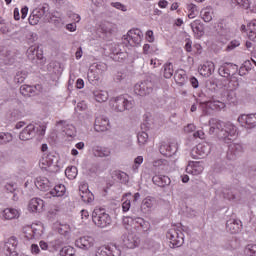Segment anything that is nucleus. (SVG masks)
<instances>
[{
  "instance_id": "f257e3e1",
  "label": "nucleus",
  "mask_w": 256,
  "mask_h": 256,
  "mask_svg": "<svg viewBox=\"0 0 256 256\" xmlns=\"http://www.w3.org/2000/svg\"><path fill=\"white\" fill-rule=\"evenodd\" d=\"M209 125V135H217L218 139L224 143H231L237 135V126L231 122L224 123L212 118L209 120Z\"/></svg>"
},
{
  "instance_id": "f03ea898",
  "label": "nucleus",
  "mask_w": 256,
  "mask_h": 256,
  "mask_svg": "<svg viewBox=\"0 0 256 256\" xmlns=\"http://www.w3.org/2000/svg\"><path fill=\"white\" fill-rule=\"evenodd\" d=\"M47 131V125L42 124L39 127H36L35 124H28L23 130L19 133L20 141H31L34 139L35 135L43 137Z\"/></svg>"
},
{
  "instance_id": "7ed1b4c3",
  "label": "nucleus",
  "mask_w": 256,
  "mask_h": 256,
  "mask_svg": "<svg viewBox=\"0 0 256 256\" xmlns=\"http://www.w3.org/2000/svg\"><path fill=\"white\" fill-rule=\"evenodd\" d=\"M110 105L112 107V111H115V113H123L134 107L135 101L131 97L120 95L113 98L110 101Z\"/></svg>"
},
{
  "instance_id": "20e7f679",
  "label": "nucleus",
  "mask_w": 256,
  "mask_h": 256,
  "mask_svg": "<svg viewBox=\"0 0 256 256\" xmlns=\"http://www.w3.org/2000/svg\"><path fill=\"white\" fill-rule=\"evenodd\" d=\"M92 221L99 229H107L113 223V219H111V216L103 208H95L93 210Z\"/></svg>"
},
{
  "instance_id": "39448f33",
  "label": "nucleus",
  "mask_w": 256,
  "mask_h": 256,
  "mask_svg": "<svg viewBox=\"0 0 256 256\" xmlns=\"http://www.w3.org/2000/svg\"><path fill=\"white\" fill-rule=\"evenodd\" d=\"M153 83L149 80L137 83L134 86V93L140 97H146V95H151L153 93Z\"/></svg>"
},
{
  "instance_id": "423d86ee",
  "label": "nucleus",
  "mask_w": 256,
  "mask_h": 256,
  "mask_svg": "<svg viewBox=\"0 0 256 256\" xmlns=\"http://www.w3.org/2000/svg\"><path fill=\"white\" fill-rule=\"evenodd\" d=\"M209 153H211V144L207 142L198 144L191 151L192 157L194 159H203L204 157H207Z\"/></svg>"
},
{
  "instance_id": "0eeeda50",
  "label": "nucleus",
  "mask_w": 256,
  "mask_h": 256,
  "mask_svg": "<svg viewBox=\"0 0 256 256\" xmlns=\"http://www.w3.org/2000/svg\"><path fill=\"white\" fill-rule=\"evenodd\" d=\"M167 239L170 240V243L172 244V247H181V245H183V243H185V235L183 234V232L179 231V230H169L167 235H166Z\"/></svg>"
},
{
  "instance_id": "6e6552de",
  "label": "nucleus",
  "mask_w": 256,
  "mask_h": 256,
  "mask_svg": "<svg viewBox=\"0 0 256 256\" xmlns=\"http://www.w3.org/2000/svg\"><path fill=\"white\" fill-rule=\"evenodd\" d=\"M124 39L131 45V47H135V45H139L143 39V32L139 29H133L128 31L127 35L124 36Z\"/></svg>"
},
{
  "instance_id": "1a4fd4ad",
  "label": "nucleus",
  "mask_w": 256,
  "mask_h": 256,
  "mask_svg": "<svg viewBox=\"0 0 256 256\" xmlns=\"http://www.w3.org/2000/svg\"><path fill=\"white\" fill-rule=\"evenodd\" d=\"M96 256H121V249L117 245L101 246L96 250Z\"/></svg>"
},
{
  "instance_id": "9d476101",
  "label": "nucleus",
  "mask_w": 256,
  "mask_h": 256,
  "mask_svg": "<svg viewBox=\"0 0 256 256\" xmlns=\"http://www.w3.org/2000/svg\"><path fill=\"white\" fill-rule=\"evenodd\" d=\"M236 71H237V65L231 62H225L218 69L219 75L221 77H224L225 79H231V74L235 73Z\"/></svg>"
},
{
  "instance_id": "9b49d317",
  "label": "nucleus",
  "mask_w": 256,
  "mask_h": 256,
  "mask_svg": "<svg viewBox=\"0 0 256 256\" xmlns=\"http://www.w3.org/2000/svg\"><path fill=\"white\" fill-rule=\"evenodd\" d=\"M177 149H178L177 143L175 142H171V143L162 142L159 147V151L161 155H164L165 157H173V155L177 153Z\"/></svg>"
},
{
  "instance_id": "f8f14e48",
  "label": "nucleus",
  "mask_w": 256,
  "mask_h": 256,
  "mask_svg": "<svg viewBox=\"0 0 256 256\" xmlns=\"http://www.w3.org/2000/svg\"><path fill=\"white\" fill-rule=\"evenodd\" d=\"M139 237L135 236V234H124L122 236V245L126 247V249H135V247H139Z\"/></svg>"
},
{
  "instance_id": "ddd939ff",
  "label": "nucleus",
  "mask_w": 256,
  "mask_h": 256,
  "mask_svg": "<svg viewBox=\"0 0 256 256\" xmlns=\"http://www.w3.org/2000/svg\"><path fill=\"white\" fill-rule=\"evenodd\" d=\"M93 245H95V239L91 236H83L75 241V246L84 251H89Z\"/></svg>"
},
{
  "instance_id": "4468645a",
  "label": "nucleus",
  "mask_w": 256,
  "mask_h": 256,
  "mask_svg": "<svg viewBox=\"0 0 256 256\" xmlns=\"http://www.w3.org/2000/svg\"><path fill=\"white\" fill-rule=\"evenodd\" d=\"M152 183L157 187H169L171 185V178L169 176L154 172V176L152 177Z\"/></svg>"
},
{
  "instance_id": "2eb2a0df",
  "label": "nucleus",
  "mask_w": 256,
  "mask_h": 256,
  "mask_svg": "<svg viewBox=\"0 0 256 256\" xmlns=\"http://www.w3.org/2000/svg\"><path fill=\"white\" fill-rule=\"evenodd\" d=\"M243 153V145L233 143L228 146V151H227V159L230 161H235L239 155Z\"/></svg>"
},
{
  "instance_id": "dca6fc26",
  "label": "nucleus",
  "mask_w": 256,
  "mask_h": 256,
  "mask_svg": "<svg viewBox=\"0 0 256 256\" xmlns=\"http://www.w3.org/2000/svg\"><path fill=\"white\" fill-rule=\"evenodd\" d=\"M238 122L247 125L248 129H253V127H256V113L242 114L238 117Z\"/></svg>"
},
{
  "instance_id": "f3484780",
  "label": "nucleus",
  "mask_w": 256,
  "mask_h": 256,
  "mask_svg": "<svg viewBox=\"0 0 256 256\" xmlns=\"http://www.w3.org/2000/svg\"><path fill=\"white\" fill-rule=\"evenodd\" d=\"M25 239L31 241V239H39L41 237V229L34 226H25L23 228Z\"/></svg>"
},
{
  "instance_id": "a211bd4d",
  "label": "nucleus",
  "mask_w": 256,
  "mask_h": 256,
  "mask_svg": "<svg viewBox=\"0 0 256 256\" xmlns=\"http://www.w3.org/2000/svg\"><path fill=\"white\" fill-rule=\"evenodd\" d=\"M109 118L107 116H97L95 119L94 129L98 132L107 131L109 129Z\"/></svg>"
},
{
  "instance_id": "6ab92c4d",
  "label": "nucleus",
  "mask_w": 256,
  "mask_h": 256,
  "mask_svg": "<svg viewBox=\"0 0 256 256\" xmlns=\"http://www.w3.org/2000/svg\"><path fill=\"white\" fill-rule=\"evenodd\" d=\"M17 238L15 236L10 237L7 242L5 243L4 249L7 251V255L9 256H17V245H18Z\"/></svg>"
},
{
  "instance_id": "aec40b11",
  "label": "nucleus",
  "mask_w": 256,
  "mask_h": 256,
  "mask_svg": "<svg viewBox=\"0 0 256 256\" xmlns=\"http://www.w3.org/2000/svg\"><path fill=\"white\" fill-rule=\"evenodd\" d=\"M45 207V202L41 198H32L28 204L29 211L32 213H41Z\"/></svg>"
},
{
  "instance_id": "412c9836",
  "label": "nucleus",
  "mask_w": 256,
  "mask_h": 256,
  "mask_svg": "<svg viewBox=\"0 0 256 256\" xmlns=\"http://www.w3.org/2000/svg\"><path fill=\"white\" fill-rule=\"evenodd\" d=\"M65 185H56L52 190L44 195V199H51V197H63L65 195Z\"/></svg>"
},
{
  "instance_id": "4be33fe9",
  "label": "nucleus",
  "mask_w": 256,
  "mask_h": 256,
  "mask_svg": "<svg viewBox=\"0 0 256 256\" xmlns=\"http://www.w3.org/2000/svg\"><path fill=\"white\" fill-rule=\"evenodd\" d=\"M199 73L202 77H211L215 73V64L213 62H206L199 67Z\"/></svg>"
},
{
  "instance_id": "5701e85b",
  "label": "nucleus",
  "mask_w": 256,
  "mask_h": 256,
  "mask_svg": "<svg viewBox=\"0 0 256 256\" xmlns=\"http://www.w3.org/2000/svg\"><path fill=\"white\" fill-rule=\"evenodd\" d=\"M203 169V164L201 162H189L186 167V173H190L191 175H201Z\"/></svg>"
},
{
  "instance_id": "b1692460",
  "label": "nucleus",
  "mask_w": 256,
  "mask_h": 256,
  "mask_svg": "<svg viewBox=\"0 0 256 256\" xmlns=\"http://www.w3.org/2000/svg\"><path fill=\"white\" fill-rule=\"evenodd\" d=\"M190 27L197 37H203L205 34V25L201 20H194L191 24Z\"/></svg>"
},
{
  "instance_id": "393cba45",
  "label": "nucleus",
  "mask_w": 256,
  "mask_h": 256,
  "mask_svg": "<svg viewBox=\"0 0 256 256\" xmlns=\"http://www.w3.org/2000/svg\"><path fill=\"white\" fill-rule=\"evenodd\" d=\"M35 185L40 191H49V189H51V182L47 177H37L35 180Z\"/></svg>"
},
{
  "instance_id": "a878e982",
  "label": "nucleus",
  "mask_w": 256,
  "mask_h": 256,
  "mask_svg": "<svg viewBox=\"0 0 256 256\" xmlns=\"http://www.w3.org/2000/svg\"><path fill=\"white\" fill-rule=\"evenodd\" d=\"M241 220L230 219L226 222V229L232 234L239 233L241 231Z\"/></svg>"
},
{
  "instance_id": "bb28decb",
  "label": "nucleus",
  "mask_w": 256,
  "mask_h": 256,
  "mask_svg": "<svg viewBox=\"0 0 256 256\" xmlns=\"http://www.w3.org/2000/svg\"><path fill=\"white\" fill-rule=\"evenodd\" d=\"M196 103L200 105H206L207 107H211V109H225V104L219 100H210V101H201L199 98H196Z\"/></svg>"
},
{
  "instance_id": "cd10ccee",
  "label": "nucleus",
  "mask_w": 256,
  "mask_h": 256,
  "mask_svg": "<svg viewBox=\"0 0 256 256\" xmlns=\"http://www.w3.org/2000/svg\"><path fill=\"white\" fill-rule=\"evenodd\" d=\"M20 216L21 213L15 208H6L3 211V217L8 221H11L13 219H19Z\"/></svg>"
},
{
  "instance_id": "c85d7f7f",
  "label": "nucleus",
  "mask_w": 256,
  "mask_h": 256,
  "mask_svg": "<svg viewBox=\"0 0 256 256\" xmlns=\"http://www.w3.org/2000/svg\"><path fill=\"white\" fill-rule=\"evenodd\" d=\"M92 95L97 103H105L109 99V93L105 90H94Z\"/></svg>"
},
{
  "instance_id": "c756f323",
  "label": "nucleus",
  "mask_w": 256,
  "mask_h": 256,
  "mask_svg": "<svg viewBox=\"0 0 256 256\" xmlns=\"http://www.w3.org/2000/svg\"><path fill=\"white\" fill-rule=\"evenodd\" d=\"M57 127L59 125H62V131L68 135V137H73L75 135V127L73 125L67 124V121L65 120H60L56 123Z\"/></svg>"
},
{
  "instance_id": "7c9ffc66",
  "label": "nucleus",
  "mask_w": 256,
  "mask_h": 256,
  "mask_svg": "<svg viewBox=\"0 0 256 256\" xmlns=\"http://www.w3.org/2000/svg\"><path fill=\"white\" fill-rule=\"evenodd\" d=\"M133 221L136 227L140 229V231H143L144 233L151 229V224L141 217L135 218Z\"/></svg>"
},
{
  "instance_id": "2f4dec72",
  "label": "nucleus",
  "mask_w": 256,
  "mask_h": 256,
  "mask_svg": "<svg viewBox=\"0 0 256 256\" xmlns=\"http://www.w3.org/2000/svg\"><path fill=\"white\" fill-rule=\"evenodd\" d=\"M174 79H175V82L178 85H180V87H183V85L187 83V73L183 69L177 70L174 74Z\"/></svg>"
},
{
  "instance_id": "473e14b6",
  "label": "nucleus",
  "mask_w": 256,
  "mask_h": 256,
  "mask_svg": "<svg viewBox=\"0 0 256 256\" xmlns=\"http://www.w3.org/2000/svg\"><path fill=\"white\" fill-rule=\"evenodd\" d=\"M93 155L94 157H109V155H111V150L109 148L97 146L93 149Z\"/></svg>"
},
{
  "instance_id": "72a5a7b5",
  "label": "nucleus",
  "mask_w": 256,
  "mask_h": 256,
  "mask_svg": "<svg viewBox=\"0 0 256 256\" xmlns=\"http://www.w3.org/2000/svg\"><path fill=\"white\" fill-rule=\"evenodd\" d=\"M47 13H49V5L47 4L33 10V15H36V17H39L40 19H43Z\"/></svg>"
},
{
  "instance_id": "f704fd0d",
  "label": "nucleus",
  "mask_w": 256,
  "mask_h": 256,
  "mask_svg": "<svg viewBox=\"0 0 256 256\" xmlns=\"http://www.w3.org/2000/svg\"><path fill=\"white\" fill-rule=\"evenodd\" d=\"M200 15L205 23H210V21H213V11L210 8L202 9Z\"/></svg>"
},
{
  "instance_id": "c9c22d12",
  "label": "nucleus",
  "mask_w": 256,
  "mask_h": 256,
  "mask_svg": "<svg viewBox=\"0 0 256 256\" xmlns=\"http://www.w3.org/2000/svg\"><path fill=\"white\" fill-rule=\"evenodd\" d=\"M173 73H174L173 63L168 62L163 65V75L165 79H171V77H173Z\"/></svg>"
},
{
  "instance_id": "e433bc0d",
  "label": "nucleus",
  "mask_w": 256,
  "mask_h": 256,
  "mask_svg": "<svg viewBox=\"0 0 256 256\" xmlns=\"http://www.w3.org/2000/svg\"><path fill=\"white\" fill-rule=\"evenodd\" d=\"M20 93L24 97H31V95H33L35 93V89L33 88V86L22 85L20 87Z\"/></svg>"
},
{
  "instance_id": "4c0bfd02",
  "label": "nucleus",
  "mask_w": 256,
  "mask_h": 256,
  "mask_svg": "<svg viewBox=\"0 0 256 256\" xmlns=\"http://www.w3.org/2000/svg\"><path fill=\"white\" fill-rule=\"evenodd\" d=\"M13 141V135L9 132H0V145H7Z\"/></svg>"
},
{
  "instance_id": "58836bf2",
  "label": "nucleus",
  "mask_w": 256,
  "mask_h": 256,
  "mask_svg": "<svg viewBox=\"0 0 256 256\" xmlns=\"http://www.w3.org/2000/svg\"><path fill=\"white\" fill-rule=\"evenodd\" d=\"M153 205H155V199L151 197H147L142 201V206L141 208L144 211H149V209H152Z\"/></svg>"
},
{
  "instance_id": "ea45409f",
  "label": "nucleus",
  "mask_w": 256,
  "mask_h": 256,
  "mask_svg": "<svg viewBox=\"0 0 256 256\" xmlns=\"http://www.w3.org/2000/svg\"><path fill=\"white\" fill-rule=\"evenodd\" d=\"M37 49H39V45L30 46L27 49L26 55L30 61H35V56L37 55Z\"/></svg>"
},
{
  "instance_id": "a19ab883",
  "label": "nucleus",
  "mask_w": 256,
  "mask_h": 256,
  "mask_svg": "<svg viewBox=\"0 0 256 256\" xmlns=\"http://www.w3.org/2000/svg\"><path fill=\"white\" fill-rule=\"evenodd\" d=\"M80 197L84 203H93L95 201V196L90 191L82 192Z\"/></svg>"
},
{
  "instance_id": "79ce46f5",
  "label": "nucleus",
  "mask_w": 256,
  "mask_h": 256,
  "mask_svg": "<svg viewBox=\"0 0 256 256\" xmlns=\"http://www.w3.org/2000/svg\"><path fill=\"white\" fill-rule=\"evenodd\" d=\"M77 173H78L77 167H75V166H70V167L66 168V170H65L66 177L71 180L75 179L77 177Z\"/></svg>"
},
{
  "instance_id": "37998d69",
  "label": "nucleus",
  "mask_w": 256,
  "mask_h": 256,
  "mask_svg": "<svg viewBox=\"0 0 256 256\" xmlns=\"http://www.w3.org/2000/svg\"><path fill=\"white\" fill-rule=\"evenodd\" d=\"M61 256H75V248L71 246H65L60 251Z\"/></svg>"
},
{
  "instance_id": "c03bdc74",
  "label": "nucleus",
  "mask_w": 256,
  "mask_h": 256,
  "mask_svg": "<svg viewBox=\"0 0 256 256\" xmlns=\"http://www.w3.org/2000/svg\"><path fill=\"white\" fill-rule=\"evenodd\" d=\"M222 194L224 199H228V201H235V199H237V196H235V193H233V191H230L227 188H224L222 190Z\"/></svg>"
},
{
  "instance_id": "a18cd8bd",
  "label": "nucleus",
  "mask_w": 256,
  "mask_h": 256,
  "mask_svg": "<svg viewBox=\"0 0 256 256\" xmlns=\"http://www.w3.org/2000/svg\"><path fill=\"white\" fill-rule=\"evenodd\" d=\"M244 253L246 256H256V244H248L244 249Z\"/></svg>"
},
{
  "instance_id": "49530a36",
  "label": "nucleus",
  "mask_w": 256,
  "mask_h": 256,
  "mask_svg": "<svg viewBox=\"0 0 256 256\" xmlns=\"http://www.w3.org/2000/svg\"><path fill=\"white\" fill-rule=\"evenodd\" d=\"M25 79H27V72L18 71L14 77L15 83H24Z\"/></svg>"
},
{
  "instance_id": "de8ad7c7",
  "label": "nucleus",
  "mask_w": 256,
  "mask_h": 256,
  "mask_svg": "<svg viewBox=\"0 0 256 256\" xmlns=\"http://www.w3.org/2000/svg\"><path fill=\"white\" fill-rule=\"evenodd\" d=\"M231 2L238 5V7H241L242 9H249L251 5L249 0H231Z\"/></svg>"
},
{
  "instance_id": "09e8293b",
  "label": "nucleus",
  "mask_w": 256,
  "mask_h": 256,
  "mask_svg": "<svg viewBox=\"0 0 256 256\" xmlns=\"http://www.w3.org/2000/svg\"><path fill=\"white\" fill-rule=\"evenodd\" d=\"M248 37L251 41H256V24H249V34Z\"/></svg>"
},
{
  "instance_id": "8fccbe9b",
  "label": "nucleus",
  "mask_w": 256,
  "mask_h": 256,
  "mask_svg": "<svg viewBox=\"0 0 256 256\" xmlns=\"http://www.w3.org/2000/svg\"><path fill=\"white\" fill-rule=\"evenodd\" d=\"M139 145H145L149 139V135L146 132H140L137 135Z\"/></svg>"
},
{
  "instance_id": "3c124183",
  "label": "nucleus",
  "mask_w": 256,
  "mask_h": 256,
  "mask_svg": "<svg viewBox=\"0 0 256 256\" xmlns=\"http://www.w3.org/2000/svg\"><path fill=\"white\" fill-rule=\"evenodd\" d=\"M94 70L98 75H103V73L107 71V64L105 63L96 64Z\"/></svg>"
},
{
  "instance_id": "603ef678",
  "label": "nucleus",
  "mask_w": 256,
  "mask_h": 256,
  "mask_svg": "<svg viewBox=\"0 0 256 256\" xmlns=\"http://www.w3.org/2000/svg\"><path fill=\"white\" fill-rule=\"evenodd\" d=\"M143 163V156H138L134 159V165L132 166V171L137 173L139 171V165Z\"/></svg>"
},
{
  "instance_id": "864d4df0",
  "label": "nucleus",
  "mask_w": 256,
  "mask_h": 256,
  "mask_svg": "<svg viewBox=\"0 0 256 256\" xmlns=\"http://www.w3.org/2000/svg\"><path fill=\"white\" fill-rule=\"evenodd\" d=\"M71 231V228L69 227V225L65 224L62 225L58 228V233L60 235H64L65 237H67V235H69V232Z\"/></svg>"
},
{
  "instance_id": "5fc2aeb1",
  "label": "nucleus",
  "mask_w": 256,
  "mask_h": 256,
  "mask_svg": "<svg viewBox=\"0 0 256 256\" xmlns=\"http://www.w3.org/2000/svg\"><path fill=\"white\" fill-rule=\"evenodd\" d=\"M50 23L55 25V27H63V19H61L60 17H57V16H52L50 18Z\"/></svg>"
},
{
  "instance_id": "6e6d98bb",
  "label": "nucleus",
  "mask_w": 256,
  "mask_h": 256,
  "mask_svg": "<svg viewBox=\"0 0 256 256\" xmlns=\"http://www.w3.org/2000/svg\"><path fill=\"white\" fill-rule=\"evenodd\" d=\"M113 59L116 61H119V59H125L127 57V54L125 52H121L119 50H114L113 52Z\"/></svg>"
},
{
  "instance_id": "4d7b16f0",
  "label": "nucleus",
  "mask_w": 256,
  "mask_h": 256,
  "mask_svg": "<svg viewBox=\"0 0 256 256\" xmlns=\"http://www.w3.org/2000/svg\"><path fill=\"white\" fill-rule=\"evenodd\" d=\"M241 45V42L238 40H232L226 47V51H233V49H237Z\"/></svg>"
},
{
  "instance_id": "13d9d810",
  "label": "nucleus",
  "mask_w": 256,
  "mask_h": 256,
  "mask_svg": "<svg viewBox=\"0 0 256 256\" xmlns=\"http://www.w3.org/2000/svg\"><path fill=\"white\" fill-rule=\"evenodd\" d=\"M4 189L7 191V193H15V191H17V184H15V183H7L4 186Z\"/></svg>"
},
{
  "instance_id": "bf43d9fd",
  "label": "nucleus",
  "mask_w": 256,
  "mask_h": 256,
  "mask_svg": "<svg viewBox=\"0 0 256 256\" xmlns=\"http://www.w3.org/2000/svg\"><path fill=\"white\" fill-rule=\"evenodd\" d=\"M117 179H119L122 183H127L129 181V176L125 172H119L117 174Z\"/></svg>"
},
{
  "instance_id": "052dcab7",
  "label": "nucleus",
  "mask_w": 256,
  "mask_h": 256,
  "mask_svg": "<svg viewBox=\"0 0 256 256\" xmlns=\"http://www.w3.org/2000/svg\"><path fill=\"white\" fill-rule=\"evenodd\" d=\"M39 19H41L39 16L33 14L32 12V15H30L28 21L30 23V25H37V23H39Z\"/></svg>"
},
{
  "instance_id": "680f3d73",
  "label": "nucleus",
  "mask_w": 256,
  "mask_h": 256,
  "mask_svg": "<svg viewBox=\"0 0 256 256\" xmlns=\"http://www.w3.org/2000/svg\"><path fill=\"white\" fill-rule=\"evenodd\" d=\"M99 75L101 74H98L97 71H95V69H90L89 72H88V77L90 78H94L95 81H99Z\"/></svg>"
},
{
  "instance_id": "e2e57ef3",
  "label": "nucleus",
  "mask_w": 256,
  "mask_h": 256,
  "mask_svg": "<svg viewBox=\"0 0 256 256\" xmlns=\"http://www.w3.org/2000/svg\"><path fill=\"white\" fill-rule=\"evenodd\" d=\"M131 209V200H126L122 203V211L127 213Z\"/></svg>"
},
{
  "instance_id": "0e129e2a",
  "label": "nucleus",
  "mask_w": 256,
  "mask_h": 256,
  "mask_svg": "<svg viewBox=\"0 0 256 256\" xmlns=\"http://www.w3.org/2000/svg\"><path fill=\"white\" fill-rule=\"evenodd\" d=\"M112 7H115V9H119L120 11H127V6L121 4V2L112 3Z\"/></svg>"
},
{
  "instance_id": "69168bd1",
  "label": "nucleus",
  "mask_w": 256,
  "mask_h": 256,
  "mask_svg": "<svg viewBox=\"0 0 256 256\" xmlns=\"http://www.w3.org/2000/svg\"><path fill=\"white\" fill-rule=\"evenodd\" d=\"M189 82L192 85L193 89L199 88V80H197L195 76L190 77Z\"/></svg>"
},
{
  "instance_id": "338daca9",
  "label": "nucleus",
  "mask_w": 256,
  "mask_h": 256,
  "mask_svg": "<svg viewBox=\"0 0 256 256\" xmlns=\"http://www.w3.org/2000/svg\"><path fill=\"white\" fill-rule=\"evenodd\" d=\"M193 137H195V139H205V132H203V130H198L194 132Z\"/></svg>"
},
{
  "instance_id": "774afa93",
  "label": "nucleus",
  "mask_w": 256,
  "mask_h": 256,
  "mask_svg": "<svg viewBox=\"0 0 256 256\" xmlns=\"http://www.w3.org/2000/svg\"><path fill=\"white\" fill-rule=\"evenodd\" d=\"M146 39L149 43H153V41H155V37L153 36V31L152 30H148L146 32Z\"/></svg>"
}]
</instances>
